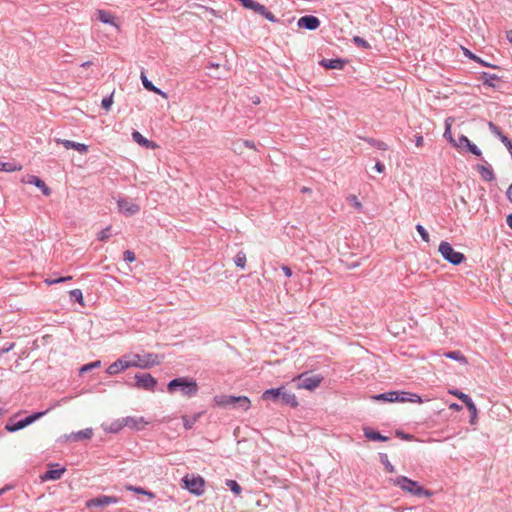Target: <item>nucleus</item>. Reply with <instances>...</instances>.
Returning <instances> with one entry per match:
<instances>
[{"label":"nucleus","mask_w":512,"mask_h":512,"mask_svg":"<svg viewBox=\"0 0 512 512\" xmlns=\"http://www.w3.org/2000/svg\"><path fill=\"white\" fill-rule=\"evenodd\" d=\"M364 435L372 441H382L385 442L388 440V437L381 435L379 432L374 431L370 428H364Z\"/></svg>","instance_id":"25"},{"label":"nucleus","mask_w":512,"mask_h":512,"mask_svg":"<svg viewBox=\"0 0 512 512\" xmlns=\"http://www.w3.org/2000/svg\"><path fill=\"white\" fill-rule=\"evenodd\" d=\"M72 279V276H66V277H59L57 279H45L44 282L47 284V285H53V284H58V283H62V282H65V281H69Z\"/></svg>","instance_id":"44"},{"label":"nucleus","mask_w":512,"mask_h":512,"mask_svg":"<svg viewBox=\"0 0 512 512\" xmlns=\"http://www.w3.org/2000/svg\"><path fill=\"white\" fill-rule=\"evenodd\" d=\"M110 230H111V226H108L106 227L105 229L101 230L98 234H97V238L98 240L100 241H106L109 239L110 237Z\"/></svg>","instance_id":"45"},{"label":"nucleus","mask_w":512,"mask_h":512,"mask_svg":"<svg viewBox=\"0 0 512 512\" xmlns=\"http://www.w3.org/2000/svg\"><path fill=\"white\" fill-rule=\"evenodd\" d=\"M264 17L271 22H276L275 16L268 10L264 13Z\"/></svg>","instance_id":"61"},{"label":"nucleus","mask_w":512,"mask_h":512,"mask_svg":"<svg viewBox=\"0 0 512 512\" xmlns=\"http://www.w3.org/2000/svg\"><path fill=\"white\" fill-rule=\"evenodd\" d=\"M240 1L245 8H248L251 10L256 3V1H254V0H240Z\"/></svg>","instance_id":"57"},{"label":"nucleus","mask_w":512,"mask_h":512,"mask_svg":"<svg viewBox=\"0 0 512 512\" xmlns=\"http://www.w3.org/2000/svg\"><path fill=\"white\" fill-rule=\"evenodd\" d=\"M184 487L196 496H201L205 491V480L200 475H186L182 479Z\"/></svg>","instance_id":"5"},{"label":"nucleus","mask_w":512,"mask_h":512,"mask_svg":"<svg viewBox=\"0 0 512 512\" xmlns=\"http://www.w3.org/2000/svg\"><path fill=\"white\" fill-rule=\"evenodd\" d=\"M200 417V414H196L192 417H188V416H183L182 419H183V424H184V427L185 429H191L193 427V425L198 421Z\"/></svg>","instance_id":"35"},{"label":"nucleus","mask_w":512,"mask_h":512,"mask_svg":"<svg viewBox=\"0 0 512 512\" xmlns=\"http://www.w3.org/2000/svg\"><path fill=\"white\" fill-rule=\"evenodd\" d=\"M246 254L243 251H239L234 259L235 265L241 269H244L246 266Z\"/></svg>","instance_id":"34"},{"label":"nucleus","mask_w":512,"mask_h":512,"mask_svg":"<svg viewBox=\"0 0 512 512\" xmlns=\"http://www.w3.org/2000/svg\"><path fill=\"white\" fill-rule=\"evenodd\" d=\"M353 42L359 47H362L365 49L370 48V44L365 39L361 38L360 36H354Z\"/></svg>","instance_id":"47"},{"label":"nucleus","mask_w":512,"mask_h":512,"mask_svg":"<svg viewBox=\"0 0 512 512\" xmlns=\"http://www.w3.org/2000/svg\"><path fill=\"white\" fill-rule=\"evenodd\" d=\"M448 393L457 397L458 399H460L463 403H466V401H468L470 399V396L457 390V389H449L448 390Z\"/></svg>","instance_id":"40"},{"label":"nucleus","mask_w":512,"mask_h":512,"mask_svg":"<svg viewBox=\"0 0 512 512\" xmlns=\"http://www.w3.org/2000/svg\"><path fill=\"white\" fill-rule=\"evenodd\" d=\"M445 357L467 364L466 357L460 351H451L444 354Z\"/></svg>","instance_id":"33"},{"label":"nucleus","mask_w":512,"mask_h":512,"mask_svg":"<svg viewBox=\"0 0 512 512\" xmlns=\"http://www.w3.org/2000/svg\"><path fill=\"white\" fill-rule=\"evenodd\" d=\"M70 296L72 299L77 301L80 305L84 306V298L82 291L80 289H74L70 291Z\"/></svg>","instance_id":"39"},{"label":"nucleus","mask_w":512,"mask_h":512,"mask_svg":"<svg viewBox=\"0 0 512 512\" xmlns=\"http://www.w3.org/2000/svg\"><path fill=\"white\" fill-rule=\"evenodd\" d=\"M126 368H141V369H147L151 368L153 366L159 365L162 360L163 356H160L158 354L154 353H126L123 355Z\"/></svg>","instance_id":"1"},{"label":"nucleus","mask_w":512,"mask_h":512,"mask_svg":"<svg viewBox=\"0 0 512 512\" xmlns=\"http://www.w3.org/2000/svg\"><path fill=\"white\" fill-rule=\"evenodd\" d=\"M240 146H243V147H246V148H249V149H255L254 143L251 142V141H248V140L242 141Z\"/></svg>","instance_id":"58"},{"label":"nucleus","mask_w":512,"mask_h":512,"mask_svg":"<svg viewBox=\"0 0 512 512\" xmlns=\"http://www.w3.org/2000/svg\"><path fill=\"white\" fill-rule=\"evenodd\" d=\"M226 485L231 489L233 493L239 495L242 491L240 485L235 480H227Z\"/></svg>","instance_id":"42"},{"label":"nucleus","mask_w":512,"mask_h":512,"mask_svg":"<svg viewBox=\"0 0 512 512\" xmlns=\"http://www.w3.org/2000/svg\"><path fill=\"white\" fill-rule=\"evenodd\" d=\"M132 138L137 144H139L143 147L152 148V149L157 147V145L154 142L143 137V135L138 131H134L132 133Z\"/></svg>","instance_id":"20"},{"label":"nucleus","mask_w":512,"mask_h":512,"mask_svg":"<svg viewBox=\"0 0 512 512\" xmlns=\"http://www.w3.org/2000/svg\"><path fill=\"white\" fill-rule=\"evenodd\" d=\"M298 26L308 30H316L320 26V20L312 15L303 16L298 20Z\"/></svg>","instance_id":"14"},{"label":"nucleus","mask_w":512,"mask_h":512,"mask_svg":"<svg viewBox=\"0 0 512 512\" xmlns=\"http://www.w3.org/2000/svg\"><path fill=\"white\" fill-rule=\"evenodd\" d=\"M500 141L505 145L508 151L512 150V141L507 136H501Z\"/></svg>","instance_id":"56"},{"label":"nucleus","mask_w":512,"mask_h":512,"mask_svg":"<svg viewBox=\"0 0 512 512\" xmlns=\"http://www.w3.org/2000/svg\"><path fill=\"white\" fill-rule=\"evenodd\" d=\"M56 143L62 144L66 149H73L74 142L65 139H56Z\"/></svg>","instance_id":"54"},{"label":"nucleus","mask_w":512,"mask_h":512,"mask_svg":"<svg viewBox=\"0 0 512 512\" xmlns=\"http://www.w3.org/2000/svg\"><path fill=\"white\" fill-rule=\"evenodd\" d=\"M252 10H253L254 12H256V13L261 14L262 16H264V13L266 12L267 8H266L264 5H262V4L258 3V2H256V3H255V5L253 6Z\"/></svg>","instance_id":"52"},{"label":"nucleus","mask_w":512,"mask_h":512,"mask_svg":"<svg viewBox=\"0 0 512 512\" xmlns=\"http://www.w3.org/2000/svg\"><path fill=\"white\" fill-rule=\"evenodd\" d=\"M149 424H150V421L146 420L142 416L124 417V425H126V427H128L132 430H136V431L143 430Z\"/></svg>","instance_id":"10"},{"label":"nucleus","mask_w":512,"mask_h":512,"mask_svg":"<svg viewBox=\"0 0 512 512\" xmlns=\"http://www.w3.org/2000/svg\"><path fill=\"white\" fill-rule=\"evenodd\" d=\"M321 64L327 69H343L344 62L340 59L322 60Z\"/></svg>","instance_id":"28"},{"label":"nucleus","mask_w":512,"mask_h":512,"mask_svg":"<svg viewBox=\"0 0 512 512\" xmlns=\"http://www.w3.org/2000/svg\"><path fill=\"white\" fill-rule=\"evenodd\" d=\"M415 144L417 147H422L424 145V139L421 135L415 136Z\"/></svg>","instance_id":"60"},{"label":"nucleus","mask_w":512,"mask_h":512,"mask_svg":"<svg viewBox=\"0 0 512 512\" xmlns=\"http://www.w3.org/2000/svg\"><path fill=\"white\" fill-rule=\"evenodd\" d=\"M452 119L451 118H448L446 121H445V132H444V137L452 144L454 145L456 139L453 138L452 136V132H451V121Z\"/></svg>","instance_id":"36"},{"label":"nucleus","mask_w":512,"mask_h":512,"mask_svg":"<svg viewBox=\"0 0 512 512\" xmlns=\"http://www.w3.org/2000/svg\"><path fill=\"white\" fill-rule=\"evenodd\" d=\"M482 77L484 79V84L488 85L490 87H494L493 81L498 79V77L496 75H494V74L490 75L488 73H483Z\"/></svg>","instance_id":"46"},{"label":"nucleus","mask_w":512,"mask_h":512,"mask_svg":"<svg viewBox=\"0 0 512 512\" xmlns=\"http://www.w3.org/2000/svg\"><path fill=\"white\" fill-rule=\"evenodd\" d=\"M477 170L481 177L486 181H491L494 178L493 170L489 167H486L484 165H478Z\"/></svg>","instance_id":"30"},{"label":"nucleus","mask_w":512,"mask_h":512,"mask_svg":"<svg viewBox=\"0 0 512 512\" xmlns=\"http://www.w3.org/2000/svg\"><path fill=\"white\" fill-rule=\"evenodd\" d=\"M488 127H489L490 131H491L494 135H496L500 140H501V136H505V135L502 133L501 129H500L497 125H495L493 122H489V123H488Z\"/></svg>","instance_id":"48"},{"label":"nucleus","mask_w":512,"mask_h":512,"mask_svg":"<svg viewBox=\"0 0 512 512\" xmlns=\"http://www.w3.org/2000/svg\"><path fill=\"white\" fill-rule=\"evenodd\" d=\"M22 170V166L16 162H2L0 161V171L15 172Z\"/></svg>","instance_id":"27"},{"label":"nucleus","mask_w":512,"mask_h":512,"mask_svg":"<svg viewBox=\"0 0 512 512\" xmlns=\"http://www.w3.org/2000/svg\"><path fill=\"white\" fill-rule=\"evenodd\" d=\"M449 408H450L451 410H455V411H460V410L462 409V407H461L459 404H457V403H452V404H450V405H449Z\"/></svg>","instance_id":"64"},{"label":"nucleus","mask_w":512,"mask_h":512,"mask_svg":"<svg viewBox=\"0 0 512 512\" xmlns=\"http://www.w3.org/2000/svg\"><path fill=\"white\" fill-rule=\"evenodd\" d=\"M126 369L127 368H126L124 356H121L115 362L110 364L106 371H107V373L109 375H116V374H119L122 371H125Z\"/></svg>","instance_id":"16"},{"label":"nucleus","mask_w":512,"mask_h":512,"mask_svg":"<svg viewBox=\"0 0 512 512\" xmlns=\"http://www.w3.org/2000/svg\"><path fill=\"white\" fill-rule=\"evenodd\" d=\"M282 270L287 277L292 276V270L288 266H282Z\"/></svg>","instance_id":"63"},{"label":"nucleus","mask_w":512,"mask_h":512,"mask_svg":"<svg viewBox=\"0 0 512 512\" xmlns=\"http://www.w3.org/2000/svg\"><path fill=\"white\" fill-rule=\"evenodd\" d=\"M93 436V429L92 428H86L84 430H81L71 436V438L75 441L83 440V439H90Z\"/></svg>","instance_id":"31"},{"label":"nucleus","mask_w":512,"mask_h":512,"mask_svg":"<svg viewBox=\"0 0 512 512\" xmlns=\"http://www.w3.org/2000/svg\"><path fill=\"white\" fill-rule=\"evenodd\" d=\"M22 182L24 183H28V184H33L34 186H36L37 188H39L42 193L45 195V196H49L51 194V189L45 184L44 181H42L39 177L37 176H34V175H26L23 179H22Z\"/></svg>","instance_id":"12"},{"label":"nucleus","mask_w":512,"mask_h":512,"mask_svg":"<svg viewBox=\"0 0 512 512\" xmlns=\"http://www.w3.org/2000/svg\"><path fill=\"white\" fill-rule=\"evenodd\" d=\"M178 387L182 394L188 397L194 396L198 392L197 382L186 377L175 378L168 383V391L171 393Z\"/></svg>","instance_id":"3"},{"label":"nucleus","mask_w":512,"mask_h":512,"mask_svg":"<svg viewBox=\"0 0 512 512\" xmlns=\"http://www.w3.org/2000/svg\"><path fill=\"white\" fill-rule=\"evenodd\" d=\"M236 403L239 404V407H241L244 411H247L250 409L251 401L246 396H238L236 397Z\"/></svg>","instance_id":"38"},{"label":"nucleus","mask_w":512,"mask_h":512,"mask_svg":"<svg viewBox=\"0 0 512 512\" xmlns=\"http://www.w3.org/2000/svg\"><path fill=\"white\" fill-rule=\"evenodd\" d=\"M282 390H283V386L282 387H279V388H272V389H267L263 392L261 398L263 400H273V401H277L281 394L282 393Z\"/></svg>","instance_id":"23"},{"label":"nucleus","mask_w":512,"mask_h":512,"mask_svg":"<svg viewBox=\"0 0 512 512\" xmlns=\"http://www.w3.org/2000/svg\"><path fill=\"white\" fill-rule=\"evenodd\" d=\"M44 414H45V412L34 413V414L26 417L25 419L18 421L15 424H7L5 429L9 432L18 431V430L23 429V428L27 427L28 425L32 424L36 420L40 419Z\"/></svg>","instance_id":"9"},{"label":"nucleus","mask_w":512,"mask_h":512,"mask_svg":"<svg viewBox=\"0 0 512 512\" xmlns=\"http://www.w3.org/2000/svg\"><path fill=\"white\" fill-rule=\"evenodd\" d=\"M390 482L394 485L399 487L401 490H403L406 493H410L414 496H426L430 497L432 493L429 490H426L421 485H419L418 482L411 480L405 476H398L394 479H390Z\"/></svg>","instance_id":"2"},{"label":"nucleus","mask_w":512,"mask_h":512,"mask_svg":"<svg viewBox=\"0 0 512 512\" xmlns=\"http://www.w3.org/2000/svg\"><path fill=\"white\" fill-rule=\"evenodd\" d=\"M215 403L218 406H229L236 404V396H220L214 398Z\"/></svg>","instance_id":"26"},{"label":"nucleus","mask_w":512,"mask_h":512,"mask_svg":"<svg viewBox=\"0 0 512 512\" xmlns=\"http://www.w3.org/2000/svg\"><path fill=\"white\" fill-rule=\"evenodd\" d=\"M463 54L467 56L468 58L474 60V61H480V58L477 57L475 54H473L470 50H468L465 47H462Z\"/></svg>","instance_id":"55"},{"label":"nucleus","mask_w":512,"mask_h":512,"mask_svg":"<svg viewBox=\"0 0 512 512\" xmlns=\"http://www.w3.org/2000/svg\"><path fill=\"white\" fill-rule=\"evenodd\" d=\"M371 399L375 401L395 402L399 399V392L391 391L387 393L373 395Z\"/></svg>","instance_id":"21"},{"label":"nucleus","mask_w":512,"mask_h":512,"mask_svg":"<svg viewBox=\"0 0 512 512\" xmlns=\"http://www.w3.org/2000/svg\"><path fill=\"white\" fill-rule=\"evenodd\" d=\"M374 168L378 173H382L385 170V166L381 162H377Z\"/></svg>","instance_id":"62"},{"label":"nucleus","mask_w":512,"mask_h":512,"mask_svg":"<svg viewBox=\"0 0 512 512\" xmlns=\"http://www.w3.org/2000/svg\"><path fill=\"white\" fill-rule=\"evenodd\" d=\"M453 146L460 152L468 151L477 157L482 155L481 150L464 135H461L458 139H456Z\"/></svg>","instance_id":"7"},{"label":"nucleus","mask_w":512,"mask_h":512,"mask_svg":"<svg viewBox=\"0 0 512 512\" xmlns=\"http://www.w3.org/2000/svg\"><path fill=\"white\" fill-rule=\"evenodd\" d=\"M118 502V499L114 496H99L97 498L90 499L87 502V507H99V506H107L110 504H115Z\"/></svg>","instance_id":"13"},{"label":"nucleus","mask_w":512,"mask_h":512,"mask_svg":"<svg viewBox=\"0 0 512 512\" xmlns=\"http://www.w3.org/2000/svg\"><path fill=\"white\" fill-rule=\"evenodd\" d=\"M102 426H103V429L109 433H118L124 427H126V425H124V418L115 420L111 423H105Z\"/></svg>","instance_id":"19"},{"label":"nucleus","mask_w":512,"mask_h":512,"mask_svg":"<svg viewBox=\"0 0 512 512\" xmlns=\"http://www.w3.org/2000/svg\"><path fill=\"white\" fill-rule=\"evenodd\" d=\"M123 257H124V260L127 261V262H134L136 257H135V253L130 251V250H126L124 253H123Z\"/></svg>","instance_id":"53"},{"label":"nucleus","mask_w":512,"mask_h":512,"mask_svg":"<svg viewBox=\"0 0 512 512\" xmlns=\"http://www.w3.org/2000/svg\"><path fill=\"white\" fill-rule=\"evenodd\" d=\"M134 378L136 381V387L140 389L153 391L157 384L156 379L148 373L136 374Z\"/></svg>","instance_id":"8"},{"label":"nucleus","mask_w":512,"mask_h":512,"mask_svg":"<svg viewBox=\"0 0 512 512\" xmlns=\"http://www.w3.org/2000/svg\"><path fill=\"white\" fill-rule=\"evenodd\" d=\"M399 402H412V403H423L422 398L414 393L409 392H401L399 393V399L397 400Z\"/></svg>","instance_id":"22"},{"label":"nucleus","mask_w":512,"mask_h":512,"mask_svg":"<svg viewBox=\"0 0 512 512\" xmlns=\"http://www.w3.org/2000/svg\"><path fill=\"white\" fill-rule=\"evenodd\" d=\"M438 251L446 261L453 265H459L465 260L464 254L455 251L451 244L446 241L440 243Z\"/></svg>","instance_id":"4"},{"label":"nucleus","mask_w":512,"mask_h":512,"mask_svg":"<svg viewBox=\"0 0 512 512\" xmlns=\"http://www.w3.org/2000/svg\"><path fill=\"white\" fill-rule=\"evenodd\" d=\"M73 149L78 151L81 154H85L88 151V146L83 143L74 142Z\"/></svg>","instance_id":"51"},{"label":"nucleus","mask_w":512,"mask_h":512,"mask_svg":"<svg viewBox=\"0 0 512 512\" xmlns=\"http://www.w3.org/2000/svg\"><path fill=\"white\" fill-rule=\"evenodd\" d=\"M101 365V362L99 360L97 361H94L92 363H89V364H86L84 365L81 369H80V372L83 373V372H86V371H89L93 368H97V367H100Z\"/></svg>","instance_id":"50"},{"label":"nucleus","mask_w":512,"mask_h":512,"mask_svg":"<svg viewBox=\"0 0 512 512\" xmlns=\"http://www.w3.org/2000/svg\"><path fill=\"white\" fill-rule=\"evenodd\" d=\"M125 489L128 490V491H133V492H135L137 494L145 495L149 499H153L155 497V494L153 492L145 490L142 487H135V486H132V485H126Z\"/></svg>","instance_id":"32"},{"label":"nucleus","mask_w":512,"mask_h":512,"mask_svg":"<svg viewBox=\"0 0 512 512\" xmlns=\"http://www.w3.org/2000/svg\"><path fill=\"white\" fill-rule=\"evenodd\" d=\"M65 467H59L57 469H49L43 475L40 476L42 481L58 480L65 473Z\"/></svg>","instance_id":"15"},{"label":"nucleus","mask_w":512,"mask_h":512,"mask_svg":"<svg viewBox=\"0 0 512 512\" xmlns=\"http://www.w3.org/2000/svg\"><path fill=\"white\" fill-rule=\"evenodd\" d=\"M97 18L105 24H110L116 28H119V25L116 23V17L109 11L106 10H97Z\"/></svg>","instance_id":"17"},{"label":"nucleus","mask_w":512,"mask_h":512,"mask_svg":"<svg viewBox=\"0 0 512 512\" xmlns=\"http://www.w3.org/2000/svg\"><path fill=\"white\" fill-rule=\"evenodd\" d=\"M416 230L420 234V236L424 242L428 243L430 241L429 233L426 231V229L422 225H420V224L416 225Z\"/></svg>","instance_id":"43"},{"label":"nucleus","mask_w":512,"mask_h":512,"mask_svg":"<svg viewBox=\"0 0 512 512\" xmlns=\"http://www.w3.org/2000/svg\"><path fill=\"white\" fill-rule=\"evenodd\" d=\"M464 404L466 405V407L468 408V410L471 413L470 424H472V425L476 424L477 419H478V410H477L476 405L474 404V402L472 401L471 398L468 401H466V403H464Z\"/></svg>","instance_id":"29"},{"label":"nucleus","mask_w":512,"mask_h":512,"mask_svg":"<svg viewBox=\"0 0 512 512\" xmlns=\"http://www.w3.org/2000/svg\"><path fill=\"white\" fill-rule=\"evenodd\" d=\"M347 201L353 206L355 207L358 211H361L362 208H363V205L362 203L359 201L358 197L356 195H349L347 197Z\"/></svg>","instance_id":"41"},{"label":"nucleus","mask_w":512,"mask_h":512,"mask_svg":"<svg viewBox=\"0 0 512 512\" xmlns=\"http://www.w3.org/2000/svg\"><path fill=\"white\" fill-rule=\"evenodd\" d=\"M141 80L145 89L160 95L162 98H168L167 93L154 86L153 83L147 79L146 75L143 72L141 73Z\"/></svg>","instance_id":"18"},{"label":"nucleus","mask_w":512,"mask_h":512,"mask_svg":"<svg viewBox=\"0 0 512 512\" xmlns=\"http://www.w3.org/2000/svg\"><path fill=\"white\" fill-rule=\"evenodd\" d=\"M241 142L242 141H238V142L234 143V147H233L234 152L239 153V154H241L243 152L244 147L240 146Z\"/></svg>","instance_id":"59"},{"label":"nucleus","mask_w":512,"mask_h":512,"mask_svg":"<svg viewBox=\"0 0 512 512\" xmlns=\"http://www.w3.org/2000/svg\"><path fill=\"white\" fill-rule=\"evenodd\" d=\"M380 461L384 465L387 472L395 473V467L390 463L387 454L381 453Z\"/></svg>","instance_id":"37"},{"label":"nucleus","mask_w":512,"mask_h":512,"mask_svg":"<svg viewBox=\"0 0 512 512\" xmlns=\"http://www.w3.org/2000/svg\"><path fill=\"white\" fill-rule=\"evenodd\" d=\"M280 394H281L280 398H281L283 404L289 405L291 407L298 406V401H297L295 394L286 392L284 389L282 390V393H280Z\"/></svg>","instance_id":"24"},{"label":"nucleus","mask_w":512,"mask_h":512,"mask_svg":"<svg viewBox=\"0 0 512 512\" xmlns=\"http://www.w3.org/2000/svg\"><path fill=\"white\" fill-rule=\"evenodd\" d=\"M322 380L323 377L319 375L306 376L305 374H301L293 379V381H298L296 385L297 389H307L310 391L316 389L321 384Z\"/></svg>","instance_id":"6"},{"label":"nucleus","mask_w":512,"mask_h":512,"mask_svg":"<svg viewBox=\"0 0 512 512\" xmlns=\"http://www.w3.org/2000/svg\"><path fill=\"white\" fill-rule=\"evenodd\" d=\"M113 93L109 96V97H106L102 100L101 102V105L102 107L105 109V110H110L112 104H113Z\"/></svg>","instance_id":"49"},{"label":"nucleus","mask_w":512,"mask_h":512,"mask_svg":"<svg viewBox=\"0 0 512 512\" xmlns=\"http://www.w3.org/2000/svg\"><path fill=\"white\" fill-rule=\"evenodd\" d=\"M117 204L120 212L126 216L135 215L140 211V206L128 199H120L118 200Z\"/></svg>","instance_id":"11"}]
</instances>
